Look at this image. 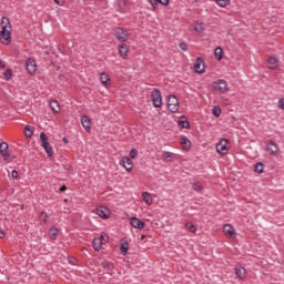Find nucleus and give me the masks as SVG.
Instances as JSON below:
<instances>
[{"label": "nucleus", "mask_w": 284, "mask_h": 284, "mask_svg": "<svg viewBox=\"0 0 284 284\" xmlns=\"http://www.w3.org/2000/svg\"><path fill=\"white\" fill-rule=\"evenodd\" d=\"M172 156H174L172 152H164L162 154V160L165 161L166 163H170V161H172Z\"/></svg>", "instance_id": "29"}, {"label": "nucleus", "mask_w": 284, "mask_h": 284, "mask_svg": "<svg viewBox=\"0 0 284 284\" xmlns=\"http://www.w3.org/2000/svg\"><path fill=\"white\" fill-rule=\"evenodd\" d=\"M118 50H119V54L122 59H128V52H130L128 44H125V43L120 44Z\"/></svg>", "instance_id": "15"}, {"label": "nucleus", "mask_w": 284, "mask_h": 284, "mask_svg": "<svg viewBox=\"0 0 284 284\" xmlns=\"http://www.w3.org/2000/svg\"><path fill=\"white\" fill-rule=\"evenodd\" d=\"M82 128H84L85 132H90L92 130V122L88 115H83L81 118Z\"/></svg>", "instance_id": "14"}, {"label": "nucleus", "mask_w": 284, "mask_h": 284, "mask_svg": "<svg viewBox=\"0 0 284 284\" xmlns=\"http://www.w3.org/2000/svg\"><path fill=\"white\" fill-rule=\"evenodd\" d=\"M149 3H151L153 10L156 8V6H159V0H148Z\"/></svg>", "instance_id": "43"}, {"label": "nucleus", "mask_w": 284, "mask_h": 284, "mask_svg": "<svg viewBox=\"0 0 284 284\" xmlns=\"http://www.w3.org/2000/svg\"><path fill=\"white\" fill-rule=\"evenodd\" d=\"M26 65L29 74H34V72H37V64L34 63V60L28 59Z\"/></svg>", "instance_id": "16"}, {"label": "nucleus", "mask_w": 284, "mask_h": 284, "mask_svg": "<svg viewBox=\"0 0 284 284\" xmlns=\"http://www.w3.org/2000/svg\"><path fill=\"white\" fill-rule=\"evenodd\" d=\"M120 165H123L126 172H132L134 168V163L128 156L122 158V160L120 161Z\"/></svg>", "instance_id": "10"}, {"label": "nucleus", "mask_w": 284, "mask_h": 284, "mask_svg": "<svg viewBox=\"0 0 284 284\" xmlns=\"http://www.w3.org/2000/svg\"><path fill=\"white\" fill-rule=\"evenodd\" d=\"M49 235H50V239H52V241H57V237L59 236V229L51 227L49 231Z\"/></svg>", "instance_id": "26"}, {"label": "nucleus", "mask_w": 284, "mask_h": 284, "mask_svg": "<svg viewBox=\"0 0 284 284\" xmlns=\"http://www.w3.org/2000/svg\"><path fill=\"white\" fill-rule=\"evenodd\" d=\"M192 187L195 192H202L203 191V186H201V184H199V183H193Z\"/></svg>", "instance_id": "40"}, {"label": "nucleus", "mask_w": 284, "mask_h": 284, "mask_svg": "<svg viewBox=\"0 0 284 284\" xmlns=\"http://www.w3.org/2000/svg\"><path fill=\"white\" fill-rule=\"evenodd\" d=\"M129 247H130V244H128V242L121 244L120 250H121L122 256H125V254H128Z\"/></svg>", "instance_id": "31"}, {"label": "nucleus", "mask_w": 284, "mask_h": 284, "mask_svg": "<svg viewBox=\"0 0 284 284\" xmlns=\"http://www.w3.org/2000/svg\"><path fill=\"white\" fill-rule=\"evenodd\" d=\"M223 232L227 239H236V230H234V226L232 224H225L223 227Z\"/></svg>", "instance_id": "8"}, {"label": "nucleus", "mask_w": 284, "mask_h": 284, "mask_svg": "<svg viewBox=\"0 0 284 284\" xmlns=\"http://www.w3.org/2000/svg\"><path fill=\"white\" fill-rule=\"evenodd\" d=\"M263 163L261 162H257L255 165H254V172H256L257 174H263Z\"/></svg>", "instance_id": "32"}, {"label": "nucleus", "mask_w": 284, "mask_h": 284, "mask_svg": "<svg viewBox=\"0 0 284 284\" xmlns=\"http://www.w3.org/2000/svg\"><path fill=\"white\" fill-rule=\"evenodd\" d=\"M0 26L2 30L0 31V41L4 45H10L12 43V24L8 17H2Z\"/></svg>", "instance_id": "1"}, {"label": "nucleus", "mask_w": 284, "mask_h": 284, "mask_svg": "<svg viewBox=\"0 0 284 284\" xmlns=\"http://www.w3.org/2000/svg\"><path fill=\"white\" fill-rule=\"evenodd\" d=\"M180 48L183 50V52H187V43L181 42Z\"/></svg>", "instance_id": "44"}, {"label": "nucleus", "mask_w": 284, "mask_h": 284, "mask_svg": "<svg viewBox=\"0 0 284 284\" xmlns=\"http://www.w3.org/2000/svg\"><path fill=\"white\" fill-rule=\"evenodd\" d=\"M40 139L42 142V148H44L48 156H52V154H54V152L52 151V146L50 145V142H48V135H45L44 132H41Z\"/></svg>", "instance_id": "6"}, {"label": "nucleus", "mask_w": 284, "mask_h": 284, "mask_svg": "<svg viewBox=\"0 0 284 284\" xmlns=\"http://www.w3.org/2000/svg\"><path fill=\"white\" fill-rule=\"evenodd\" d=\"M50 108H51L52 112H55V114H59V112H61V106L59 105V101H57V100H52L50 102Z\"/></svg>", "instance_id": "19"}, {"label": "nucleus", "mask_w": 284, "mask_h": 284, "mask_svg": "<svg viewBox=\"0 0 284 284\" xmlns=\"http://www.w3.org/2000/svg\"><path fill=\"white\" fill-rule=\"evenodd\" d=\"M0 68H6V63L2 60H0Z\"/></svg>", "instance_id": "53"}, {"label": "nucleus", "mask_w": 284, "mask_h": 284, "mask_svg": "<svg viewBox=\"0 0 284 284\" xmlns=\"http://www.w3.org/2000/svg\"><path fill=\"white\" fill-rule=\"evenodd\" d=\"M118 6L120 10H124L126 6L125 0H118Z\"/></svg>", "instance_id": "41"}, {"label": "nucleus", "mask_w": 284, "mask_h": 284, "mask_svg": "<svg viewBox=\"0 0 284 284\" xmlns=\"http://www.w3.org/2000/svg\"><path fill=\"white\" fill-rule=\"evenodd\" d=\"M216 152L222 155L227 154V152H230V141H227V139H222L216 144Z\"/></svg>", "instance_id": "4"}, {"label": "nucleus", "mask_w": 284, "mask_h": 284, "mask_svg": "<svg viewBox=\"0 0 284 284\" xmlns=\"http://www.w3.org/2000/svg\"><path fill=\"white\" fill-rule=\"evenodd\" d=\"M212 112H213L214 116H221V113L223 111L221 110V106H214Z\"/></svg>", "instance_id": "38"}, {"label": "nucleus", "mask_w": 284, "mask_h": 284, "mask_svg": "<svg viewBox=\"0 0 284 284\" xmlns=\"http://www.w3.org/2000/svg\"><path fill=\"white\" fill-rule=\"evenodd\" d=\"M214 55H215V59H217V61H221V59H223V48L217 47L214 50Z\"/></svg>", "instance_id": "27"}, {"label": "nucleus", "mask_w": 284, "mask_h": 284, "mask_svg": "<svg viewBox=\"0 0 284 284\" xmlns=\"http://www.w3.org/2000/svg\"><path fill=\"white\" fill-rule=\"evenodd\" d=\"M0 154L1 156H10V153L8 152V144L6 142L0 143Z\"/></svg>", "instance_id": "21"}, {"label": "nucleus", "mask_w": 284, "mask_h": 284, "mask_svg": "<svg viewBox=\"0 0 284 284\" xmlns=\"http://www.w3.org/2000/svg\"><path fill=\"white\" fill-rule=\"evenodd\" d=\"M4 161H6L7 163H11L12 159L10 158V154H9V156H4Z\"/></svg>", "instance_id": "50"}, {"label": "nucleus", "mask_w": 284, "mask_h": 284, "mask_svg": "<svg viewBox=\"0 0 284 284\" xmlns=\"http://www.w3.org/2000/svg\"><path fill=\"white\" fill-rule=\"evenodd\" d=\"M217 6H220V8H225L226 6H230V0H215Z\"/></svg>", "instance_id": "35"}, {"label": "nucleus", "mask_w": 284, "mask_h": 284, "mask_svg": "<svg viewBox=\"0 0 284 284\" xmlns=\"http://www.w3.org/2000/svg\"><path fill=\"white\" fill-rule=\"evenodd\" d=\"M101 267H103V270L112 271V270H114V264L110 263L108 261H104L101 263Z\"/></svg>", "instance_id": "28"}, {"label": "nucleus", "mask_w": 284, "mask_h": 284, "mask_svg": "<svg viewBox=\"0 0 284 284\" xmlns=\"http://www.w3.org/2000/svg\"><path fill=\"white\" fill-rule=\"evenodd\" d=\"M114 37L120 43H125L130 39V33L124 28L116 27L114 29Z\"/></svg>", "instance_id": "2"}, {"label": "nucleus", "mask_w": 284, "mask_h": 284, "mask_svg": "<svg viewBox=\"0 0 284 284\" xmlns=\"http://www.w3.org/2000/svg\"><path fill=\"white\" fill-rule=\"evenodd\" d=\"M158 3H161V6H170V0H158Z\"/></svg>", "instance_id": "45"}, {"label": "nucleus", "mask_w": 284, "mask_h": 284, "mask_svg": "<svg viewBox=\"0 0 284 284\" xmlns=\"http://www.w3.org/2000/svg\"><path fill=\"white\" fill-rule=\"evenodd\" d=\"M180 128H184L186 130H189L190 128V122L187 121V116L182 115L178 122Z\"/></svg>", "instance_id": "18"}, {"label": "nucleus", "mask_w": 284, "mask_h": 284, "mask_svg": "<svg viewBox=\"0 0 284 284\" xmlns=\"http://www.w3.org/2000/svg\"><path fill=\"white\" fill-rule=\"evenodd\" d=\"M65 190H68V186H65V185H62V186L60 187V192H65Z\"/></svg>", "instance_id": "51"}, {"label": "nucleus", "mask_w": 284, "mask_h": 284, "mask_svg": "<svg viewBox=\"0 0 284 284\" xmlns=\"http://www.w3.org/2000/svg\"><path fill=\"white\" fill-rule=\"evenodd\" d=\"M97 214L100 216V219H110V209L100 206L97 209Z\"/></svg>", "instance_id": "12"}, {"label": "nucleus", "mask_w": 284, "mask_h": 284, "mask_svg": "<svg viewBox=\"0 0 284 284\" xmlns=\"http://www.w3.org/2000/svg\"><path fill=\"white\" fill-rule=\"evenodd\" d=\"M64 169L67 170V172H72L74 170L70 164L65 165Z\"/></svg>", "instance_id": "49"}, {"label": "nucleus", "mask_w": 284, "mask_h": 284, "mask_svg": "<svg viewBox=\"0 0 284 284\" xmlns=\"http://www.w3.org/2000/svg\"><path fill=\"white\" fill-rule=\"evenodd\" d=\"M278 108H281V110H284V99H281L278 101Z\"/></svg>", "instance_id": "48"}, {"label": "nucleus", "mask_w": 284, "mask_h": 284, "mask_svg": "<svg viewBox=\"0 0 284 284\" xmlns=\"http://www.w3.org/2000/svg\"><path fill=\"white\" fill-rule=\"evenodd\" d=\"M267 65H268L270 70H276V68H278V59L271 57L267 60Z\"/></svg>", "instance_id": "17"}, {"label": "nucleus", "mask_w": 284, "mask_h": 284, "mask_svg": "<svg viewBox=\"0 0 284 284\" xmlns=\"http://www.w3.org/2000/svg\"><path fill=\"white\" fill-rule=\"evenodd\" d=\"M168 108L170 112H179V99L176 95H170L168 99Z\"/></svg>", "instance_id": "7"}, {"label": "nucleus", "mask_w": 284, "mask_h": 284, "mask_svg": "<svg viewBox=\"0 0 284 284\" xmlns=\"http://www.w3.org/2000/svg\"><path fill=\"white\" fill-rule=\"evenodd\" d=\"M101 240V244L103 245V243H108V241L110 240V236L106 233H102L100 237H98Z\"/></svg>", "instance_id": "36"}, {"label": "nucleus", "mask_w": 284, "mask_h": 284, "mask_svg": "<svg viewBox=\"0 0 284 284\" xmlns=\"http://www.w3.org/2000/svg\"><path fill=\"white\" fill-rule=\"evenodd\" d=\"M59 50H62V49H61V45H59Z\"/></svg>", "instance_id": "55"}, {"label": "nucleus", "mask_w": 284, "mask_h": 284, "mask_svg": "<svg viewBox=\"0 0 284 284\" xmlns=\"http://www.w3.org/2000/svg\"><path fill=\"white\" fill-rule=\"evenodd\" d=\"M129 156H131V159H136V156H139V151L136 149H132Z\"/></svg>", "instance_id": "39"}, {"label": "nucleus", "mask_w": 284, "mask_h": 284, "mask_svg": "<svg viewBox=\"0 0 284 284\" xmlns=\"http://www.w3.org/2000/svg\"><path fill=\"white\" fill-rule=\"evenodd\" d=\"M142 199H143L144 203H146L148 205H152L153 200H152V196L150 195V193L143 192Z\"/></svg>", "instance_id": "25"}, {"label": "nucleus", "mask_w": 284, "mask_h": 284, "mask_svg": "<svg viewBox=\"0 0 284 284\" xmlns=\"http://www.w3.org/2000/svg\"><path fill=\"white\" fill-rule=\"evenodd\" d=\"M235 274L239 278H245V275L247 274V272L245 271V267L237 266L235 267Z\"/></svg>", "instance_id": "20"}, {"label": "nucleus", "mask_w": 284, "mask_h": 284, "mask_svg": "<svg viewBox=\"0 0 284 284\" xmlns=\"http://www.w3.org/2000/svg\"><path fill=\"white\" fill-rule=\"evenodd\" d=\"M11 176H12V179H19V171L13 170V171L11 172Z\"/></svg>", "instance_id": "46"}, {"label": "nucleus", "mask_w": 284, "mask_h": 284, "mask_svg": "<svg viewBox=\"0 0 284 284\" xmlns=\"http://www.w3.org/2000/svg\"><path fill=\"white\" fill-rule=\"evenodd\" d=\"M194 70L197 72V74H203V72H205V61L203 58H196Z\"/></svg>", "instance_id": "9"}, {"label": "nucleus", "mask_w": 284, "mask_h": 284, "mask_svg": "<svg viewBox=\"0 0 284 284\" xmlns=\"http://www.w3.org/2000/svg\"><path fill=\"white\" fill-rule=\"evenodd\" d=\"M266 151L271 152L273 156L278 154V144H276L274 141H270L266 145Z\"/></svg>", "instance_id": "13"}, {"label": "nucleus", "mask_w": 284, "mask_h": 284, "mask_svg": "<svg viewBox=\"0 0 284 284\" xmlns=\"http://www.w3.org/2000/svg\"><path fill=\"white\" fill-rule=\"evenodd\" d=\"M40 219L43 220V223H48V213H45L44 211H42L40 213Z\"/></svg>", "instance_id": "42"}, {"label": "nucleus", "mask_w": 284, "mask_h": 284, "mask_svg": "<svg viewBox=\"0 0 284 284\" xmlns=\"http://www.w3.org/2000/svg\"><path fill=\"white\" fill-rule=\"evenodd\" d=\"M185 227L186 230H189V232H192V234H196V226H194V224H192L191 222H186Z\"/></svg>", "instance_id": "34"}, {"label": "nucleus", "mask_w": 284, "mask_h": 284, "mask_svg": "<svg viewBox=\"0 0 284 284\" xmlns=\"http://www.w3.org/2000/svg\"><path fill=\"white\" fill-rule=\"evenodd\" d=\"M4 79L6 81H10V79H12V69H8L7 71H4Z\"/></svg>", "instance_id": "37"}, {"label": "nucleus", "mask_w": 284, "mask_h": 284, "mask_svg": "<svg viewBox=\"0 0 284 284\" xmlns=\"http://www.w3.org/2000/svg\"><path fill=\"white\" fill-rule=\"evenodd\" d=\"M62 141H63V143H65V144L69 143L68 138H63Z\"/></svg>", "instance_id": "54"}, {"label": "nucleus", "mask_w": 284, "mask_h": 284, "mask_svg": "<svg viewBox=\"0 0 284 284\" xmlns=\"http://www.w3.org/2000/svg\"><path fill=\"white\" fill-rule=\"evenodd\" d=\"M93 248L95 250V252H100L101 247H103V244L101 243V239L95 237L93 239Z\"/></svg>", "instance_id": "23"}, {"label": "nucleus", "mask_w": 284, "mask_h": 284, "mask_svg": "<svg viewBox=\"0 0 284 284\" xmlns=\"http://www.w3.org/2000/svg\"><path fill=\"white\" fill-rule=\"evenodd\" d=\"M180 143H181L183 150H190V148H192V142H190V139H187L185 136L181 139Z\"/></svg>", "instance_id": "22"}, {"label": "nucleus", "mask_w": 284, "mask_h": 284, "mask_svg": "<svg viewBox=\"0 0 284 284\" xmlns=\"http://www.w3.org/2000/svg\"><path fill=\"white\" fill-rule=\"evenodd\" d=\"M130 223L132 227H135V230H143L145 227V222L139 220L138 217H131Z\"/></svg>", "instance_id": "11"}, {"label": "nucleus", "mask_w": 284, "mask_h": 284, "mask_svg": "<svg viewBox=\"0 0 284 284\" xmlns=\"http://www.w3.org/2000/svg\"><path fill=\"white\" fill-rule=\"evenodd\" d=\"M194 30L195 32H203V30H205V24L203 22H196Z\"/></svg>", "instance_id": "33"}, {"label": "nucleus", "mask_w": 284, "mask_h": 284, "mask_svg": "<svg viewBox=\"0 0 284 284\" xmlns=\"http://www.w3.org/2000/svg\"><path fill=\"white\" fill-rule=\"evenodd\" d=\"M0 239H6V232L0 231Z\"/></svg>", "instance_id": "52"}, {"label": "nucleus", "mask_w": 284, "mask_h": 284, "mask_svg": "<svg viewBox=\"0 0 284 284\" xmlns=\"http://www.w3.org/2000/svg\"><path fill=\"white\" fill-rule=\"evenodd\" d=\"M151 99L154 108H161V105H163V98L161 97V91L159 89H154L151 92Z\"/></svg>", "instance_id": "3"}, {"label": "nucleus", "mask_w": 284, "mask_h": 284, "mask_svg": "<svg viewBox=\"0 0 284 284\" xmlns=\"http://www.w3.org/2000/svg\"><path fill=\"white\" fill-rule=\"evenodd\" d=\"M32 134H34V131L32 130V126H26L24 128V135L27 139H32Z\"/></svg>", "instance_id": "30"}, {"label": "nucleus", "mask_w": 284, "mask_h": 284, "mask_svg": "<svg viewBox=\"0 0 284 284\" xmlns=\"http://www.w3.org/2000/svg\"><path fill=\"white\" fill-rule=\"evenodd\" d=\"M54 3H57V6H63L65 0H54Z\"/></svg>", "instance_id": "47"}, {"label": "nucleus", "mask_w": 284, "mask_h": 284, "mask_svg": "<svg viewBox=\"0 0 284 284\" xmlns=\"http://www.w3.org/2000/svg\"><path fill=\"white\" fill-rule=\"evenodd\" d=\"M213 90L216 92H221V94H225L230 88H227V81L225 80H217L213 82Z\"/></svg>", "instance_id": "5"}, {"label": "nucleus", "mask_w": 284, "mask_h": 284, "mask_svg": "<svg viewBox=\"0 0 284 284\" xmlns=\"http://www.w3.org/2000/svg\"><path fill=\"white\" fill-rule=\"evenodd\" d=\"M100 81H101L102 85H109L110 84V75H108L106 73H101Z\"/></svg>", "instance_id": "24"}]
</instances>
